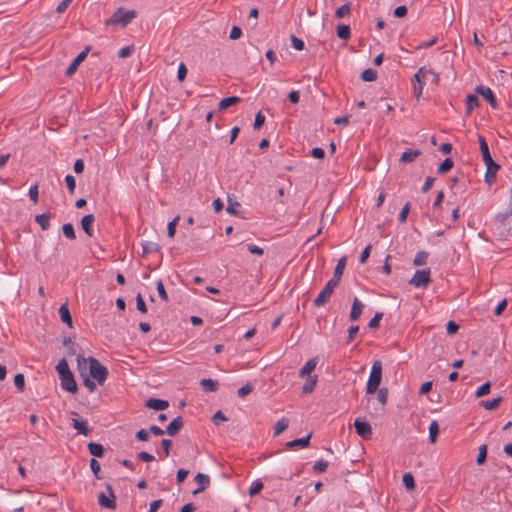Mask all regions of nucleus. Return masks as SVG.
Segmentation results:
<instances>
[{
    "label": "nucleus",
    "mask_w": 512,
    "mask_h": 512,
    "mask_svg": "<svg viewBox=\"0 0 512 512\" xmlns=\"http://www.w3.org/2000/svg\"><path fill=\"white\" fill-rule=\"evenodd\" d=\"M136 17L135 10H124L123 8H118L111 18L107 21L108 24H122L127 25Z\"/></svg>",
    "instance_id": "obj_3"
},
{
    "label": "nucleus",
    "mask_w": 512,
    "mask_h": 512,
    "mask_svg": "<svg viewBox=\"0 0 512 512\" xmlns=\"http://www.w3.org/2000/svg\"><path fill=\"white\" fill-rule=\"evenodd\" d=\"M327 467H328V462L325 461V460H319L317 461L314 466H313V470L317 473H321V472H325L327 470Z\"/></svg>",
    "instance_id": "obj_60"
},
{
    "label": "nucleus",
    "mask_w": 512,
    "mask_h": 512,
    "mask_svg": "<svg viewBox=\"0 0 512 512\" xmlns=\"http://www.w3.org/2000/svg\"><path fill=\"white\" fill-rule=\"evenodd\" d=\"M62 232L64 236L70 240H74L76 238L74 226L72 223L63 224Z\"/></svg>",
    "instance_id": "obj_41"
},
{
    "label": "nucleus",
    "mask_w": 512,
    "mask_h": 512,
    "mask_svg": "<svg viewBox=\"0 0 512 512\" xmlns=\"http://www.w3.org/2000/svg\"><path fill=\"white\" fill-rule=\"evenodd\" d=\"M156 288H157V291H158V294H159V297L161 298V300H163L164 302H168L169 301V297H168V294L165 290V287H164V284L162 282V280H159L156 284Z\"/></svg>",
    "instance_id": "obj_51"
},
{
    "label": "nucleus",
    "mask_w": 512,
    "mask_h": 512,
    "mask_svg": "<svg viewBox=\"0 0 512 512\" xmlns=\"http://www.w3.org/2000/svg\"><path fill=\"white\" fill-rule=\"evenodd\" d=\"M382 379V363L380 360H375L372 364L370 376L366 385V393L373 394L375 393Z\"/></svg>",
    "instance_id": "obj_1"
},
{
    "label": "nucleus",
    "mask_w": 512,
    "mask_h": 512,
    "mask_svg": "<svg viewBox=\"0 0 512 512\" xmlns=\"http://www.w3.org/2000/svg\"><path fill=\"white\" fill-rule=\"evenodd\" d=\"M318 363V358L314 357L308 360L304 366L299 371V376L301 378H304L305 376H310V373L316 368V365Z\"/></svg>",
    "instance_id": "obj_21"
},
{
    "label": "nucleus",
    "mask_w": 512,
    "mask_h": 512,
    "mask_svg": "<svg viewBox=\"0 0 512 512\" xmlns=\"http://www.w3.org/2000/svg\"><path fill=\"white\" fill-rule=\"evenodd\" d=\"M134 51V46L133 45H128V46H125L123 48H121L118 52V57L119 58H126L128 56H130Z\"/></svg>",
    "instance_id": "obj_61"
},
{
    "label": "nucleus",
    "mask_w": 512,
    "mask_h": 512,
    "mask_svg": "<svg viewBox=\"0 0 512 512\" xmlns=\"http://www.w3.org/2000/svg\"><path fill=\"white\" fill-rule=\"evenodd\" d=\"M317 375L309 376L306 380V383L302 387L303 394H309L313 392L317 383Z\"/></svg>",
    "instance_id": "obj_30"
},
{
    "label": "nucleus",
    "mask_w": 512,
    "mask_h": 512,
    "mask_svg": "<svg viewBox=\"0 0 512 512\" xmlns=\"http://www.w3.org/2000/svg\"><path fill=\"white\" fill-rule=\"evenodd\" d=\"M336 34L338 38L342 40H347L351 35V29L349 25L346 24H340L337 27Z\"/></svg>",
    "instance_id": "obj_34"
},
{
    "label": "nucleus",
    "mask_w": 512,
    "mask_h": 512,
    "mask_svg": "<svg viewBox=\"0 0 512 512\" xmlns=\"http://www.w3.org/2000/svg\"><path fill=\"white\" fill-rule=\"evenodd\" d=\"M61 381V387L63 390L70 392V393H76L77 392V383L74 379L73 373L64 375L59 377Z\"/></svg>",
    "instance_id": "obj_10"
},
{
    "label": "nucleus",
    "mask_w": 512,
    "mask_h": 512,
    "mask_svg": "<svg viewBox=\"0 0 512 512\" xmlns=\"http://www.w3.org/2000/svg\"><path fill=\"white\" fill-rule=\"evenodd\" d=\"M289 426V420L285 417H282L278 420L274 425V436L280 435L283 431H285Z\"/></svg>",
    "instance_id": "obj_31"
},
{
    "label": "nucleus",
    "mask_w": 512,
    "mask_h": 512,
    "mask_svg": "<svg viewBox=\"0 0 512 512\" xmlns=\"http://www.w3.org/2000/svg\"><path fill=\"white\" fill-rule=\"evenodd\" d=\"M186 75H187V67L186 65L182 62L180 63L179 67H178V71H177V79L179 82H183L186 78Z\"/></svg>",
    "instance_id": "obj_62"
},
{
    "label": "nucleus",
    "mask_w": 512,
    "mask_h": 512,
    "mask_svg": "<svg viewBox=\"0 0 512 512\" xmlns=\"http://www.w3.org/2000/svg\"><path fill=\"white\" fill-rule=\"evenodd\" d=\"M136 306L141 313H147V306L140 293H138L136 296Z\"/></svg>",
    "instance_id": "obj_59"
},
{
    "label": "nucleus",
    "mask_w": 512,
    "mask_h": 512,
    "mask_svg": "<svg viewBox=\"0 0 512 512\" xmlns=\"http://www.w3.org/2000/svg\"><path fill=\"white\" fill-rule=\"evenodd\" d=\"M407 12H408V9L406 6L404 5H401V6H398L394 9L393 11V15L396 17V18H403L407 15Z\"/></svg>",
    "instance_id": "obj_64"
},
{
    "label": "nucleus",
    "mask_w": 512,
    "mask_h": 512,
    "mask_svg": "<svg viewBox=\"0 0 512 512\" xmlns=\"http://www.w3.org/2000/svg\"><path fill=\"white\" fill-rule=\"evenodd\" d=\"M88 362L91 378L96 380L99 385H103L109 374L108 369L92 356L88 357Z\"/></svg>",
    "instance_id": "obj_2"
},
{
    "label": "nucleus",
    "mask_w": 512,
    "mask_h": 512,
    "mask_svg": "<svg viewBox=\"0 0 512 512\" xmlns=\"http://www.w3.org/2000/svg\"><path fill=\"white\" fill-rule=\"evenodd\" d=\"M363 308H364V305L361 303V301L357 297H355L353 300V303H352L349 319L353 322L357 321L362 314Z\"/></svg>",
    "instance_id": "obj_19"
},
{
    "label": "nucleus",
    "mask_w": 512,
    "mask_h": 512,
    "mask_svg": "<svg viewBox=\"0 0 512 512\" xmlns=\"http://www.w3.org/2000/svg\"><path fill=\"white\" fill-rule=\"evenodd\" d=\"M454 162L451 158L444 159L438 166L437 172L439 174H445L453 168Z\"/></svg>",
    "instance_id": "obj_35"
},
{
    "label": "nucleus",
    "mask_w": 512,
    "mask_h": 512,
    "mask_svg": "<svg viewBox=\"0 0 512 512\" xmlns=\"http://www.w3.org/2000/svg\"><path fill=\"white\" fill-rule=\"evenodd\" d=\"M333 292L326 286L320 291L318 296L313 300V305L315 307L324 306L328 300L330 299Z\"/></svg>",
    "instance_id": "obj_15"
},
{
    "label": "nucleus",
    "mask_w": 512,
    "mask_h": 512,
    "mask_svg": "<svg viewBox=\"0 0 512 512\" xmlns=\"http://www.w3.org/2000/svg\"><path fill=\"white\" fill-rule=\"evenodd\" d=\"M350 13V4L349 3H345L343 4L342 6H340L336 12H335V17L340 19V18H343L345 17L346 15H348Z\"/></svg>",
    "instance_id": "obj_50"
},
{
    "label": "nucleus",
    "mask_w": 512,
    "mask_h": 512,
    "mask_svg": "<svg viewBox=\"0 0 512 512\" xmlns=\"http://www.w3.org/2000/svg\"><path fill=\"white\" fill-rule=\"evenodd\" d=\"M90 50H91V46L88 45V46L85 47V49L83 51H81L74 58V60L70 63V65L66 69L65 74L67 76H71V75H73L77 71L79 65L86 59V57H87L88 53L90 52Z\"/></svg>",
    "instance_id": "obj_7"
},
{
    "label": "nucleus",
    "mask_w": 512,
    "mask_h": 512,
    "mask_svg": "<svg viewBox=\"0 0 512 512\" xmlns=\"http://www.w3.org/2000/svg\"><path fill=\"white\" fill-rule=\"evenodd\" d=\"M51 216L49 213L38 214L35 217V221L39 224L42 230H48L50 227Z\"/></svg>",
    "instance_id": "obj_27"
},
{
    "label": "nucleus",
    "mask_w": 512,
    "mask_h": 512,
    "mask_svg": "<svg viewBox=\"0 0 512 512\" xmlns=\"http://www.w3.org/2000/svg\"><path fill=\"white\" fill-rule=\"evenodd\" d=\"M485 165H486L485 181L487 183H492L495 181L496 174H497L498 170L500 169V165L497 164L494 160L486 163Z\"/></svg>",
    "instance_id": "obj_14"
},
{
    "label": "nucleus",
    "mask_w": 512,
    "mask_h": 512,
    "mask_svg": "<svg viewBox=\"0 0 512 512\" xmlns=\"http://www.w3.org/2000/svg\"><path fill=\"white\" fill-rule=\"evenodd\" d=\"M145 407L149 409H153L156 411H162L169 407V403L167 400L158 399V398H149L145 402Z\"/></svg>",
    "instance_id": "obj_13"
},
{
    "label": "nucleus",
    "mask_w": 512,
    "mask_h": 512,
    "mask_svg": "<svg viewBox=\"0 0 512 512\" xmlns=\"http://www.w3.org/2000/svg\"><path fill=\"white\" fill-rule=\"evenodd\" d=\"M428 258V253L426 251H418L413 260L414 266H422L426 264V260Z\"/></svg>",
    "instance_id": "obj_42"
},
{
    "label": "nucleus",
    "mask_w": 512,
    "mask_h": 512,
    "mask_svg": "<svg viewBox=\"0 0 512 512\" xmlns=\"http://www.w3.org/2000/svg\"><path fill=\"white\" fill-rule=\"evenodd\" d=\"M252 391H253V386L250 383H247L238 389L237 394L240 398H244L245 396L250 394Z\"/></svg>",
    "instance_id": "obj_57"
},
{
    "label": "nucleus",
    "mask_w": 512,
    "mask_h": 512,
    "mask_svg": "<svg viewBox=\"0 0 512 512\" xmlns=\"http://www.w3.org/2000/svg\"><path fill=\"white\" fill-rule=\"evenodd\" d=\"M38 196H39L38 185L35 184L32 187H30V189H29V198L34 204H37Z\"/></svg>",
    "instance_id": "obj_63"
},
{
    "label": "nucleus",
    "mask_w": 512,
    "mask_h": 512,
    "mask_svg": "<svg viewBox=\"0 0 512 512\" xmlns=\"http://www.w3.org/2000/svg\"><path fill=\"white\" fill-rule=\"evenodd\" d=\"M194 481L198 484V488L193 491V494L204 491L210 484L209 476L203 473H197Z\"/></svg>",
    "instance_id": "obj_17"
},
{
    "label": "nucleus",
    "mask_w": 512,
    "mask_h": 512,
    "mask_svg": "<svg viewBox=\"0 0 512 512\" xmlns=\"http://www.w3.org/2000/svg\"><path fill=\"white\" fill-rule=\"evenodd\" d=\"M90 468H91V471L93 472V475L95 476L96 479H98V480L103 479V475H101L100 463L95 458H92L90 460Z\"/></svg>",
    "instance_id": "obj_40"
},
{
    "label": "nucleus",
    "mask_w": 512,
    "mask_h": 512,
    "mask_svg": "<svg viewBox=\"0 0 512 512\" xmlns=\"http://www.w3.org/2000/svg\"><path fill=\"white\" fill-rule=\"evenodd\" d=\"M105 488L107 490L108 496L105 493L101 492L98 495V503L102 508L115 509L116 496L114 494L112 485L110 483H105Z\"/></svg>",
    "instance_id": "obj_4"
},
{
    "label": "nucleus",
    "mask_w": 512,
    "mask_h": 512,
    "mask_svg": "<svg viewBox=\"0 0 512 512\" xmlns=\"http://www.w3.org/2000/svg\"><path fill=\"white\" fill-rule=\"evenodd\" d=\"M72 426L79 434L87 436L91 432L86 420L72 419Z\"/></svg>",
    "instance_id": "obj_23"
},
{
    "label": "nucleus",
    "mask_w": 512,
    "mask_h": 512,
    "mask_svg": "<svg viewBox=\"0 0 512 512\" xmlns=\"http://www.w3.org/2000/svg\"><path fill=\"white\" fill-rule=\"evenodd\" d=\"M354 427L356 433L363 438L364 440H368L372 436V428L369 422L357 418L354 422Z\"/></svg>",
    "instance_id": "obj_6"
},
{
    "label": "nucleus",
    "mask_w": 512,
    "mask_h": 512,
    "mask_svg": "<svg viewBox=\"0 0 512 512\" xmlns=\"http://www.w3.org/2000/svg\"><path fill=\"white\" fill-rule=\"evenodd\" d=\"M241 101H242V99L238 96H230V97L223 98L219 102L218 110L224 111V110L228 109L229 107L240 103Z\"/></svg>",
    "instance_id": "obj_24"
},
{
    "label": "nucleus",
    "mask_w": 512,
    "mask_h": 512,
    "mask_svg": "<svg viewBox=\"0 0 512 512\" xmlns=\"http://www.w3.org/2000/svg\"><path fill=\"white\" fill-rule=\"evenodd\" d=\"M383 317L382 312H376L375 315L371 318V320L368 322V328L370 329H377L379 328L380 320Z\"/></svg>",
    "instance_id": "obj_45"
},
{
    "label": "nucleus",
    "mask_w": 512,
    "mask_h": 512,
    "mask_svg": "<svg viewBox=\"0 0 512 512\" xmlns=\"http://www.w3.org/2000/svg\"><path fill=\"white\" fill-rule=\"evenodd\" d=\"M475 92L477 94L481 95L490 104V106L492 108H494V109L498 108L497 99H496L493 91L489 87L484 86V85H478L475 88Z\"/></svg>",
    "instance_id": "obj_8"
},
{
    "label": "nucleus",
    "mask_w": 512,
    "mask_h": 512,
    "mask_svg": "<svg viewBox=\"0 0 512 512\" xmlns=\"http://www.w3.org/2000/svg\"><path fill=\"white\" fill-rule=\"evenodd\" d=\"M200 385L205 392H215L218 389V382L211 378L202 379Z\"/></svg>",
    "instance_id": "obj_28"
},
{
    "label": "nucleus",
    "mask_w": 512,
    "mask_h": 512,
    "mask_svg": "<svg viewBox=\"0 0 512 512\" xmlns=\"http://www.w3.org/2000/svg\"><path fill=\"white\" fill-rule=\"evenodd\" d=\"M263 489V483L260 480L254 481L249 488V495L254 496Z\"/></svg>",
    "instance_id": "obj_53"
},
{
    "label": "nucleus",
    "mask_w": 512,
    "mask_h": 512,
    "mask_svg": "<svg viewBox=\"0 0 512 512\" xmlns=\"http://www.w3.org/2000/svg\"><path fill=\"white\" fill-rule=\"evenodd\" d=\"M423 67L420 68L413 76L412 83H413V94L418 100L420 96L422 95V91L425 85L424 77L422 76Z\"/></svg>",
    "instance_id": "obj_9"
},
{
    "label": "nucleus",
    "mask_w": 512,
    "mask_h": 512,
    "mask_svg": "<svg viewBox=\"0 0 512 512\" xmlns=\"http://www.w3.org/2000/svg\"><path fill=\"white\" fill-rule=\"evenodd\" d=\"M480 106V101L475 94H469L466 97V114H471L472 110Z\"/></svg>",
    "instance_id": "obj_26"
},
{
    "label": "nucleus",
    "mask_w": 512,
    "mask_h": 512,
    "mask_svg": "<svg viewBox=\"0 0 512 512\" xmlns=\"http://www.w3.org/2000/svg\"><path fill=\"white\" fill-rule=\"evenodd\" d=\"M180 217L176 216L172 221H170L167 225V235L170 238H173L176 233V226L179 221Z\"/></svg>",
    "instance_id": "obj_49"
},
{
    "label": "nucleus",
    "mask_w": 512,
    "mask_h": 512,
    "mask_svg": "<svg viewBox=\"0 0 512 512\" xmlns=\"http://www.w3.org/2000/svg\"><path fill=\"white\" fill-rule=\"evenodd\" d=\"M490 389H491V383L485 382L480 387H478V389L475 392V396L477 398L483 397L484 395H487L490 392Z\"/></svg>",
    "instance_id": "obj_47"
},
{
    "label": "nucleus",
    "mask_w": 512,
    "mask_h": 512,
    "mask_svg": "<svg viewBox=\"0 0 512 512\" xmlns=\"http://www.w3.org/2000/svg\"><path fill=\"white\" fill-rule=\"evenodd\" d=\"M238 207H240V203L236 200H232L231 198H228V205H227V212L232 215H238Z\"/></svg>",
    "instance_id": "obj_46"
},
{
    "label": "nucleus",
    "mask_w": 512,
    "mask_h": 512,
    "mask_svg": "<svg viewBox=\"0 0 512 512\" xmlns=\"http://www.w3.org/2000/svg\"><path fill=\"white\" fill-rule=\"evenodd\" d=\"M265 123V116L262 114L261 111L257 112V114L255 115V121H254V125H253V128L255 130H259Z\"/></svg>",
    "instance_id": "obj_55"
},
{
    "label": "nucleus",
    "mask_w": 512,
    "mask_h": 512,
    "mask_svg": "<svg viewBox=\"0 0 512 512\" xmlns=\"http://www.w3.org/2000/svg\"><path fill=\"white\" fill-rule=\"evenodd\" d=\"M402 482L408 491H413L416 487L414 477L410 472H407L403 475Z\"/></svg>",
    "instance_id": "obj_36"
},
{
    "label": "nucleus",
    "mask_w": 512,
    "mask_h": 512,
    "mask_svg": "<svg viewBox=\"0 0 512 512\" xmlns=\"http://www.w3.org/2000/svg\"><path fill=\"white\" fill-rule=\"evenodd\" d=\"M63 345L67 348V354L73 356L76 354L75 344L72 342L71 338H65L63 340Z\"/></svg>",
    "instance_id": "obj_54"
},
{
    "label": "nucleus",
    "mask_w": 512,
    "mask_h": 512,
    "mask_svg": "<svg viewBox=\"0 0 512 512\" xmlns=\"http://www.w3.org/2000/svg\"><path fill=\"white\" fill-rule=\"evenodd\" d=\"M14 385L20 392L25 390V378L22 373H18L14 376Z\"/></svg>",
    "instance_id": "obj_44"
},
{
    "label": "nucleus",
    "mask_w": 512,
    "mask_h": 512,
    "mask_svg": "<svg viewBox=\"0 0 512 512\" xmlns=\"http://www.w3.org/2000/svg\"><path fill=\"white\" fill-rule=\"evenodd\" d=\"M55 368L56 371L58 372L59 377L72 373L65 358L59 360Z\"/></svg>",
    "instance_id": "obj_32"
},
{
    "label": "nucleus",
    "mask_w": 512,
    "mask_h": 512,
    "mask_svg": "<svg viewBox=\"0 0 512 512\" xmlns=\"http://www.w3.org/2000/svg\"><path fill=\"white\" fill-rule=\"evenodd\" d=\"M421 154L422 152L418 149H407L402 153L399 161L403 164L411 163L415 161Z\"/></svg>",
    "instance_id": "obj_18"
},
{
    "label": "nucleus",
    "mask_w": 512,
    "mask_h": 512,
    "mask_svg": "<svg viewBox=\"0 0 512 512\" xmlns=\"http://www.w3.org/2000/svg\"><path fill=\"white\" fill-rule=\"evenodd\" d=\"M510 216H512V213H510V210L507 208L504 212L497 213L495 218L499 223L504 225Z\"/></svg>",
    "instance_id": "obj_58"
},
{
    "label": "nucleus",
    "mask_w": 512,
    "mask_h": 512,
    "mask_svg": "<svg viewBox=\"0 0 512 512\" xmlns=\"http://www.w3.org/2000/svg\"><path fill=\"white\" fill-rule=\"evenodd\" d=\"M65 183L70 194H73L76 188V180L74 176L68 174L65 176Z\"/></svg>",
    "instance_id": "obj_52"
},
{
    "label": "nucleus",
    "mask_w": 512,
    "mask_h": 512,
    "mask_svg": "<svg viewBox=\"0 0 512 512\" xmlns=\"http://www.w3.org/2000/svg\"><path fill=\"white\" fill-rule=\"evenodd\" d=\"M487 459V445L483 444L479 447L478 455L476 458V463L478 465H483Z\"/></svg>",
    "instance_id": "obj_43"
},
{
    "label": "nucleus",
    "mask_w": 512,
    "mask_h": 512,
    "mask_svg": "<svg viewBox=\"0 0 512 512\" xmlns=\"http://www.w3.org/2000/svg\"><path fill=\"white\" fill-rule=\"evenodd\" d=\"M431 282L430 269L417 270L410 279L409 284L415 287H426Z\"/></svg>",
    "instance_id": "obj_5"
},
{
    "label": "nucleus",
    "mask_w": 512,
    "mask_h": 512,
    "mask_svg": "<svg viewBox=\"0 0 512 512\" xmlns=\"http://www.w3.org/2000/svg\"><path fill=\"white\" fill-rule=\"evenodd\" d=\"M439 434V425L437 421H432L429 425V441L430 443H435L437 436Z\"/></svg>",
    "instance_id": "obj_38"
},
{
    "label": "nucleus",
    "mask_w": 512,
    "mask_h": 512,
    "mask_svg": "<svg viewBox=\"0 0 512 512\" xmlns=\"http://www.w3.org/2000/svg\"><path fill=\"white\" fill-rule=\"evenodd\" d=\"M81 376L83 377V384L89 390V392H94L96 389V383L88 376H84L83 372H81Z\"/></svg>",
    "instance_id": "obj_56"
},
{
    "label": "nucleus",
    "mask_w": 512,
    "mask_h": 512,
    "mask_svg": "<svg viewBox=\"0 0 512 512\" xmlns=\"http://www.w3.org/2000/svg\"><path fill=\"white\" fill-rule=\"evenodd\" d=\"M184 426V420L181 416L175 417L166 427L165 432L169 436H176Z\"/></svg>",
    "instance_id": "obj_11"
},
{
    "label": "nucleus",
    "mask_w": 512,
    "mask_h": 512,
    "mask_svg": "<svg viewBox=\"0 0 512 512\" xmlns=\"http://www.w3.org/2000/svg\"><path fill=\"white\" fill-rule=\"evenodd\" d=\"M143 248V256L153 253V252H159L161 249V246L158 243L147 241L145 243H142Z\"/></svg>",
    "instance_id": "obj_33"
},
{
    "label": "nucleus",
    "mask_w": 512,
    "mask_h": 512,
    "mask_svg": "<svg viewBox=\"0 0 512 512\" xmlns=\"http://www.w3.org/2000/svg\"><path fill=\"white\" fill-rule=\"evenodd\" d=\"M60 319L63 323H65L69 328L73 327L72 316L68 307V303H64L60 306L59 310Z\"/></svg>",
    "instance_id": "obj_20"
},
{
    "label": "nucleus",
    "mask_w": 512,
    "mask_h": 512,
    "mask_svg": "<svg viewBox=\"0 0 512 512\" xmlns=\"http://www.w3.org/2000/svg\"><path fill=\"white\" fill-rule=\"evenodd\" d=\"M311 435L312 433H309L307 436L305 437H302V438H297V439H294V440H291L289 442H287V447L290 448V449H293L295 447H302V448H306L309 446L310 444V439H311Z\"/></svg>",
    "instance_id": "obj_22"
},
{
    "label": "nucleus",
    "mask_w": 512,
    "mask_h": 512,
    "mask_svg": "<svg viewBox=\"0 0 512 512\" xmlns=\"http://www.w3.org/2000/svg\"><path fill=\"white\" fill-rule=\"evenodd\" d=\"M410 208H411L410 202L405 203V205L402 207V209L399 213V216H398V220L400 223H405L407 221V217L410 212Z\"/></svg>",
    "instance_id": "obj_48"
},
{
    "label": "nucleus",
    "mask_w": 512,
    "mask_h": 512,
    "mask_svg": "<svg viewBox=\"0 0 512 512\" xmlns=\"http://www.w3.org/2000/svg\"><path fill=\"white\" fill-rule=\"evenodd\" d=\"M346 262H347L346 256H343L338 260L337 265L334 269V274H333L334 276L341 279L344 269H345V266H346Z\"/></svg>",
    "instance_id": "obj_39"
},
{
    "label": "nucleus",
    "mask_w": 512,
    "mask_h": 512,
    "mask_svg": "<svg viewBox=\"0 0 512 512\" xmlns=\"http://www.w3.org/2000/svg\"><path fill=\"white\" fill-rule=\"evenodd\" d=\"M478 142H479V147H480V152L482 155L483 162L486 164L488 162L493 161L490 151H489L488 143H487L485 137L482 135H478Z\"/></svg>",
    "instance_id": "obj_16"
},
{
    "label": "nucleus",
    "mask_w": 512,
    "mask_h": 512,
    "mask_svg": "<svg viewBox=\"0 0 512 512\" xmlns=\"http://www.w3.org/2000/svg\"><path fill=\"white\" fill-rule=\"evenodd\" d=\"M360 78L364 82H372L375 81L377 78V71L372 68H367L364 71H362Z\"/></svg>",
    "instance_id": "obj_37"
},
{
    "label": "nucleus",
    "mask_w": 512,
    "mask_h": 512,
    "mask_svg": "<svg viewBox=\"0 0 512 512\" xmlns=\"http://www.w3.org/2000/svg\"><path fill=\"white\" fill-rule=\"evenodd\" d=\"M94 221H95V216L93 214H87L82 217L81 222H80L82 230L89 237H92L94 234V231L92 228Z\"/></svg>",
    "instance_id": "obj_12"
},
{
    "label": "nucleus",
    "mask_w": 512,
    "mask_h": 512,
    "mask_svg": "<svg viewBox=\"0 0 512 512\" xmlns=\"http://www.w3.org/2000/svg\"><path fill=\"white\" fill-rule=\"evenodd\" d=\"M503 398L501 396H498L492 400H489V401H481L480 405L485 408L486 410H495L499 407V405L501 404Z\"/></svg>",
    "instance_id": "obj_29"
},
{
    "label": "nucleus",
    "mask_w": 512,
    "mask_h": 512,
    "mask_svg": "<svg viewBox=\"0 0 512 512\" xmlns=\"http://www.w3.org/2000/svg\"><path fill=\"white\" fill-rule=\"evenodd\" d=\"M89 453L95 458H101L105 454V448L102 444L96 442H89L87 445Z\"/></svg>",
    "instance_id": "obj_25"
}]
</instances>
